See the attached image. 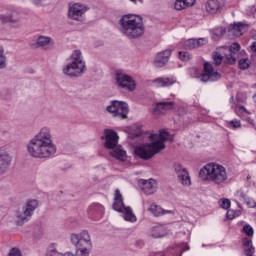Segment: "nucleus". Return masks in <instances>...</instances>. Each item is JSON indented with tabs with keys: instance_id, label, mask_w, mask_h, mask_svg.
<instances>
[{
	"instance_id": "nucleus-13",
	"label": "nucleus",
	"mask_w": 256,
	"mask_h": 256,
	"mask_svg": "<svg viewBox=\"0 0 256 256\" xmlns=\"http://www.w3.org/2000/svg\"><path fill=\"white\" fill-rule=\"evenodd\" d=\"M0 23H11L13 27H21V14L17 10H12L9 14H0Z\"/></svg>"
},
{
	"instance_id": "nucleus-2",
	"label": "nucleus",
	"mask_w": 256,
	"mask_h": 256,
	"mask_svg": "<svg viewBox=\"0 0 256 256\" xmlns=\"http://www.w3.org/2000/svg\"><path fill=\"white\" fill-rule=\"evenodd\" d=\"M150 141H152V143L135 148V154L144 161L155 157L159 151H163V149H165V141H173V136H171L169 132L162 130L159 135H150Z\"/></svg>"
},
{
	"instance_id": "nucleus-9",
	"label": "nucleus",
	"mask_w": 256,
	"mask_h": 256,
	"mask_svg": "<svg viewBox=\"0 0 256 256\" xmlns=\"http://www.w3.org/2000/svg\"><path fill=\"white\" fill-rule=\"evenodd\" d=\"M106 111L113 117L127 119V115H129V104L124 101L113 100L111 101V104L106 107Z\"/></svg>"
},
{
	"instance_id": "nucleus-14",
	"label": "nucleus",
	"mask_w": 256,
	"mask_h": 256,
	"mask_svg": "<svg viewBox=\"0 0 256 256\" xmlns=\"http://www.w3.org/2000/svg\"><path fill=\"white\" fill-rule=\"evenodd\" d=\"M174 171L178 180L184 187H189L191 185V176H189L187 168H184L181 164H174Z\"/></svg>"
},
{
	"instance_id": "nucleus-27",
	"label": "nucleus",
	"mask_w": 256,
	"mask_h": 256,
	"mask_svg": "<svg viewBox=\"0 0 256 256\" xmlns=\"http://www.w3.org/2000/svg\"><path fill=\"white\" fill-rule=\"evenodd\" d=\"M148 211L152 213L154 217H161V215L171 213V210H165L157 204H151L150 207L148 208Z\"/></svg>"
},
{
	"instance_id": "nucleus-15",
	"label": "nucleus",
	"mask_w": 256,
	"mask_h": 256,
	"mask_svg": "<svg viewBox=\"0 0 256 256\" xmlns=\"http://www.w3.org/2000/svg\"><path fill=\"white\" fill-rule=\"evenodd\" d=\"M13 163V156L5 150H0V175H5L11 169Z\"/></svg>"
},
{
	"instance_id": "nucleus-12",
	"label": "nucleus",
	"mask_w": 256,
	"mask_h": 256,
	"mask_svg": "<svg viewBox=\"0 0 256 256\" xmlns=\"http://www.w3.org/2000/svg\"><path fill=\"white\" fill-rule=\"evenodd\" d=\"M221 74L213 68V65L209 62L204 63V71L200 76V81L203 83H209L211 81H219Z\"/></svg>"
},
{
	"instance_id": "nucleus-49",
	"label": "nucleus",
	"mask_w": 256,
	"mask_h": 256,
	"mask_svg": "<svg viewBox=\"0 0 256 256\" xmlns=\"http://www.w3.org/2000/svg\"><path fill=\"white\" fill-rule=\"evenodd\" d=\"M238 117H242L243 116V111H239V114H237Z\"/></svg>"
},
{
	"instance_id": "nucleus-24",
	"label": "nucleus",
	"mask_w": 256,
	"mask_h": 256,
	"mask_svg": "<svg viewBox=\"0 0 256 256\" xmlns=\"http://www.w3.org/2000/svg\"><path fill=\"white\" fill-rule=\"evenodd\" d=\"M205 39H189L184 43V49L191 50V49H197V47H201L202 45H205Z\"/></svg>"
},
{
	"instance_id": "nucleus-21",
	"label": "nucleus",
	"mask_w": 256,
	"mask_h": 256,
	"mask_svg": "<svg viewBox=\"0 0 256 256\" xmlns=\"http://www.w3.org/2000/svg\"><path fill=\"white\" fill-rule=\"evenodd\" d=\"M173 109V102H157L152 110L154 115H165Z\"/></svg>"
},
{
	"instance_id": "nucleus-8",
	"label": "nucleus",
	"mask_w": 256,
	"mask_h": 256,
	"mask_svg": "<svg viewBox=\"0 0 256 256\" xmlns=\"http://www.w3.org/2000/svg\"><path fill=\"white\" fill-rule=\"evenodd\" d=\"M112 209L118 213H123L125 221H129L130 223H135L137 221V216L133 214L131 207L125 206V203L123 202V195H121V191H119V189L115 190Z\"/></svg>"
},
{
	"instance_id": "nucleus-46",
	"label": "nucleus",
	"mask_w": 256,
	"mask_h": 256,
	"mask_svg": "<svg viewBox=\"0 0 256 256\" xmlns=\"http://www.w3.org/2000/svg\"><path fill=\"white\" fill-rule=\"evenodd\" d=\"M248 205H250V207H255L256 203L254 200H252L251 202H248Z\"/></svg>"
},
{
	"instance_id": "nucleus-41",
	"label": "nucleus",
	"mask_w": 256,
	"mask_h": 256,
	"mask_svg": "<svg viewBox=\"0 0 256 256\" xmlns=\"http://www.w3.org/2000/svg\"><path fill=\"white\" fill-rule=\"evenodd\" d=\"M197 0H184V3L186 4V7H193L195 5Z\"/></svg>"
},
{
	"instance_id": "nucleus-23",
	"label": "nucleus",
	"mask_w": 256,
	"mask_h": 256,
	"mask_svg": "<svg viewBox=\"0 0 256 256\" xmlns=\"http://www.w3.org/2000/svg\"><path fill=\"white\" fill-rule=\"evenodd\" d=\"M88 214L91 217H98L101 218L105 214V207L99 203H94L89 206L88 208Z\"/></svg>"
},
{
	"instance_id": "nucleus-19",
	"label": "nucleus",
	"mask_w": 256,
	"mask_h": 256,
	"mask_svg": "<svg viewBox=\"0 0 256 256\" xmlns=\"http://www.w3.org/2000/svg\"><path fill=\"white\" fill-rule=\"evenodd\" d=\"M141 190L145 195H153L157 192V181L155 179L140 180Z\"/></svg>"
},
{
	"instance_id": "nucleus-30",
	"label": "nucleus",
	"mask_w": 256,
	"mask_h": 256,
	"mask_svg": "<svg viewBox=\"0 0 256 256\" xmlns=\"http://www.w3.org/2000/svg\"><path fill=\"white\" fill-rule=\"evenodd\" d=\"M7 68V56H5V48L0 46V71Z\"/></svg>"
},
{
	"instance_id": "nucleus-37",
	"label": "nucleus",
	"mask_w": 256,
	"mask_h": 256,
	"mask_svg": "<svg viewBox=\"0 0 256 256\" xmlns=\"http://www.w3.org/2000/svg\"><path fill=\"white\" fill-rule=\"evenodd\" d=\"M243 232L245 233V235H248V237H252L254 233L253 227H251V225H244Z\"/></svg>"
},
{
	"instance_id": "nucleus-6",
	"label": "nucleus",
	"mask_w": 256,
	"mask_h": 256,
	"mask_svg": "<svg viewBox=\"0 0 256 256\" xmlns=\"http://www.w3.org/2000/svg\"><path fill=\"white\" fill-rule=\"evenodd\" d=\"M70 241L76 247V256H89L91 249H93L91 236L87 230L79 234H71Z\"/></svg>"
},
{
	"instance_id": "nucleus-43",
	"label": "nucleus",
	"mask_w": 256,
	"mask_h": 256,
	"mask_svg": "<svg viewBox=\"0 0 256 256\" xmlns=\"http://www.w3.org/2000/svg\"><path fill=\"white\" fill-rule=\"evenodd\" d=\"M223 33H224L223 29H216L215 32H214V35L219 37V35H223Z\"/></svg>"
},
{
	"instance_id": "nucleus-31",
	"label": "nucleus",
	"mask_w": 256,
	"mask_h": 256,
	"mask_svg": "<svg viewBox=\"0 0 256 256\" xmlns=\"http://www.w3.org/2000/svg\"><path fill=\"white\" fill-rule=\"evenodd\" d=\"M174 7L176 11H183V9H187V4H185V0H176Z\"/></svg>"
},
{
	"instance_id": "nucleus-47",
	"label": "nucleus",
	"mask_w": 256,
	"mask_h": 256,
	"mask_svg": "<svg viewBox=\"0 0 256 256\" xmlns=\"http://www.w3.org/2000/svg\"><path fill=\"white\" fill-rule=\"evenodd\" d=\"M62 256H73V254L71 252H66Z\"/></svg>"
},
{
	"instance_id": "nucleus-28",
	"label": "nucleus",
	"mask_w": 256,
	"mask_h": 256,
	"mask_svg": "<svg viewBox=\"0 0 256 256\" xmlns=\"http://www.w3.org/2000/svg\"><path fill=\"white\" fill-rule=\"evenodd\" d=\"M110 155L112 157H115V159H118L119 161H125V159L127 158V153L125 152V150L121 149V147L113 148L110 152Z\"/></svg>"
},
{
	"instance_id": "nucleus-1",
	"label": "nucleus",
	"mask_w": 256,
	"mask_h": 256,
	"mask_svg": "<svg viewBox=\"0 0 256 256\" xmlns=\"http://www.w3.org/2000/svg\"><path fill=\"white\" fill-rule=\"evenodd\" d=\"M26 151L33 159H49L57 153V146L53 142L51 128L42 127L39 132L26 144Z\"/></svg>"
},
{
	"instance_id": "nucleus-44",
	"label": "nucleus",
	"mask_w": 256,
	"mask_h": 256,
	"mask_svg": "<svg viewBox=\"0 0 256 256\" xmlns=\"http://www.w3.org/2000/svg\"><path fill=\"white\" fill-rule=\"evenodd\" d=\"M251 49H252V51L256 52V42H253L251 44Z\"/></svg>"
},
{
	"instance_id": "nucleus-38",
	"label": "nucleus",
	"mask_w": 256,
	"mask_h": 256,
	"mask_svg": "<svg viewBox=\"0 0 256 256\" xmlns=\"http://www.w3.org/2000/svg\"><path fill=\"white\" fill-rule=\"evenodd\" d=\"M220 207H222V209H229V207H231V200L227 198L222 199Z\"/></svg>"
},
{
	"instance_id": "nucleus-22",
	"label": "nucleus",
	"mask_w": 256,
	"mask_h": 256,
	"mask_svg": "<svg viewBox=\"0 0 256 256\" xmlns=\"http://www.w3.org/2000/svg\"><path fill=\"white\" fill-rule=\"evenodd\" d=\"M33 217V214H30L28 210H26L24 207L21 210H18L16 212V225L21 227L22 225H25L29 219Z\"/></svg>"
},
{
	"instance_id": "nucleus-35",
	"label": "nucleus",
	"mask_w": 256,
	"mask_h": 256,
	"mask_svg": "<svg viewBox=\"0 0 256 256\" xmlns=\"http://www.w3.org/2000/svg\"><path fill=\"white\" fill-rule=\"evenodd\" d=\"M191 54L189 52H179L180 61H190Z\"/></svg>"
},
{
	"instance_id": "nucleus-39",
	"label": "nucleus",
	"mask_w": 256,
	"mask_h": 256,
	"mask_svg": "<svg viewBox=\"0 0 256 256\" xmlns=\"http://www.w3.org/2000/svg\"><path fill=\"white\" fill-rule=\"evenodd\" d=\"M234 111H235L236 115H239V111H242V113H249V111L247 110V108H246L245 106H243V105H241V106H236V107L234 108Z\"/></svg>"
},
{
	"instance_id": "nucleus-7",
	"label": "nucleus",
	"mask_w": 256,
	"mask_h": 256,
	"mask_svg": "<svg viewBox=\"0 0 256 256\" xmlns=\"http://www.w3.org/2000/svg\"><path fill=\"white\" fill-rule=\"evenodd\" d=\"M240 49L241 45L239 43H233L230 47H225L226 53L224 56L219 52H214L212 55L214 65H221V63H224V65H235Z\"/></svg>"
},
{
	"instance_id": "nucleus-5",
	"label": "nucleus",
	"mask_w": 256,
	"mask_h": 256,
	"mask_svg": "<svg viewBox=\"0 0 256 256\" xmlns=\"http://www.w3.org/2000/svg\"><path fill=\"white\" fill-rule=\"evenodd\" d=\"M87 69L81 50H74L68 59V64L63 68L62 73L68 77H81Z\"/></svg>"
},
{
	"instance_id": "nucleus-26",
	"label": "nucleus",
	"mask_w": 256,
	"mask_h": 256,
	"mask_svg": "<svg viewBox=\"0 0 256 256\" xmlns=\"http://www.w3.org/2000/svg\"><path fill=\"white\" fill-rule=\"evenodd\" d=\"M38 47L42 49H51L53 47V42L49 36H39L36 40Z\"/></svg>"
},
{
	"instance_id": "nucleus-3",
	"label": "nucleus",
	"mask_w": 256,
	"mask_h": 256,
	"mask_svg": "<svg viewBox=\"0 0 256 256\" xmlns=\"http://www.w3.org/2000/svg\"><path fill=\"white\" fill-rule=\"evenodd\" d=\"M119 31L127 39H139L145 34L143 18L139 15L125 14L118 21Z\"/></svg>"
},
{
	"instance_id": "nucleus-16",
	"label": "nucleus",
	"mask_w": 256,
	"mask_h": 256,
	"mask_svg": "<svg viewBox=\"0 0 256 256\" xmlns=\"http://www.w3.org/2000/svg\"><path fill=\"white\" fill-rule=\"evenodd\" d=\"M104 135H105L104 147L106 149H115V147H117V145L119 144V135L117 134V132L106 129L104 131Z\"/></svg>"
},
{
	"instance_id": "nucleus-45",
	"label": "nucleus",
	"mask_w": 256,
	"mask_h": 256,
	"mask_svg": "<svg viewBox=\"0 0 256 256\" xmlns=\"http://www.w3.org/2000/svg\"><path fill=\"white\" fill-rule=\"evenodd\" d=\"M251 13L255 14L256 13V6L250 7Z\"/></svg>"
},
{
	"instance_id": "nucleus-36",
	"label": "nucleus",
	"mask_w": 256,
	"mask_h": 256,
	"mask_svg": "<svg viewBox=\"0 0 256 256\" xmlns=\"http://www.w3.org/2000/svg\"><path fill=\"white\" fill-rule=\"evenodd\" d=\"M235 217H239V212L235 210H228L226 213V218L229 220L235 219Z\"/></svg>"
},
{
	"instance_id": "nucleus-29",
	"label": "nucleus",
	"mask_w": 256,
	"mask_h": 256,
	"mask_svg": "<svg viewBox=\"0 0 256 256\" xmlns=\"http://www.w3.org/2000/svg\"><path fill=\"white\" fill-rule=\"evenodd\" d=\"M39 207V202L37 200H30L24 206L25 210L28 211L30 215H33L35 209Z\"/></svg>"
},
{
	"instance_id": "nucleus-20",
	"label": "nucleus",
	"mask_w": 256,
	"mask_h": 256,
	"mask_svg": "<svg viewBox=\"0 0 256 256\" xmlns=\"http://www.w3.org/2000/svg\"><path fill=\"white\" fill-rule=\"evenodd\" d=\"M152 83L155 87H171L177 83V78L175 76L158 77L152 80Z\"/></svg>"
},
{
	"instance_id": "nucleus-33",
	"label": "nucleus",
	"mask_w": 256,
	"mask_h": 256,
	"mask_svg": "<svg viewBox=\"0 0 256 256\" xmlns=\"http://www.w3.org/2000/svg\"><path fill=\"white\" fill-rule=\"evenodd\" d=\"M249 65H251V60H249L248 58H244L239 61L240 69H249Z\"/></svg>"
},
{
	"instance_id": "nucleus-11",
	"label": "nucleus",
	"mask_w": 256,
	"mask_h": 256,
	"mask_svg": "<svg viewBox=\"0 0 256 256\" xmlns=\"http://www.w3.org/2000/svg\"><path fill=\"white\" fill-rule=\"evenodd\" d=\"M89 11V7L85 4L74 3L69 6L67 17L72 21H83L85 19V13Z\"/></svg>"
},
{
	"instance_id": "nucleus-34",
	"label": "nucleus",
	"mask_w": 256,
	"mask_h": 256,
	"mask_svg": "<svg viewBox=\"0 0 256 256\" xmlns=\"http://www.w3.org/2000/svg\"><path fill=\"white\" fill-rule=\"evenodd\" d=\"M56 253H57V248H55V244H50L47 247L45 255L46 256H54Z\"/></svg>"
},
{
	"instance_id": "nucleus-32",
	"label": "nucleus",
	"mask_w": 256,
	"mask_h": 256,
	"mask_svg": "<svg viewBox=\"0 0 256 256\" xmlns=\"http://www.w3.org/2000/svg\"><path fill=\"white\" fill-rule=\"evenodd\" d=\"M227 127H230V129H239L241 128V121L234 119L227 122Z\"/></svg>"
},
{
	"instance_id": "nucleus-42",
	"label": "nucleus",
	"mask_w": 256,
	"mask_h": 256,
	"mask_svg": "<svg viewBox=\"0 0 256 256\" xmlns=\"http://www.w3.org/2000/svg\"><path fill=\"white\" fill-rule=\"evenodd\" d=\"M43 1L45 0H32V3L37 7H41V5H43Z\"/></svg>"
},
{
	"instance_id": "nucleus-18",
	"label": "nucleus",
	"mask_w": 256,
	"mask_h": 256,
	"mask_svg": "<svg viewBox=\"0 0 256 256\" xmlns=\"http://www.w3.org/2000/svg\"><path fill=\"white\" fill-rule=\"evenodd\" d=\"M171 53H173V50L171 49H166L162 52H159L153 61L154 66L158 68L165 67L167 63H169V57H171Z\"/></svg>"
},
{
	"instance_id": "nucleus-40",
	"label": "nucleus",
	"mask_w": 256,
	"mask_h": 256,
	"mask_svg": "<svg viewBox=\"0 0 256 256\" xmlns=\"http://www.w3.org/2000/svg\"><path fill=\"white\" fill-rule=\"evenodd\" d=\"M8 256H22L21 250H19L18 248H12L10 249Z\"/></svg>"
},
{
	"instance_id": "nucleus-10",
	"label": "nucleus",
	"mask_w": 256,
	"mask_h": 256,
	"mask_svg": "<svg viewBox=\"0 0 256 256\" xmlns=\"http://www.w3.org/2000/svg\"><path fill=\"white\" fill-rule=\"evenodd\" d=\"M115 81L120 89L133 92L137 89V82L131 76L123 73L122 71H116Z\"/></svg>"
},
{
	"instance_id": "nucleus-48",
	"label": "nucleus",
	"mask_w": 256,
	"mask_h": 256,
	"mask_svg": "<svg viewBox=\"0 0 256 256\" xmlns=\"http://www.w3.org/2000/svg\"><path fill=\"white\" fill-rule=\"evenodd\" d=\"M234 101H235V97L231 96L230 103H234Z\"/></svg>"
},
{
	"instance_id": "nucleus-25",
	"label": "nucleus",
	"mask_w": 256,
	"mask_h": 256,
	"mask_svg": "<svg viewBox=\"0 0 256 256\" xmlns=\"http://www.w3.org/2000/svg\"><path fill=\"white\" fill-rule=\"evenodd\" d=\"M243 29H245V25L243 23H234L231 24L228 28L229 33H232L234 37H241L243 35Z\"/></svg>"
},
{
	"instance_id": "nucleus-4",
	"label": "nucleus",
	"mask_w": 256,
	"mask_h": 256,
	"mask_svg": "<svg viewBox=\"0 0 256 256\" xmlns=\"http://www.w3.org/2000/svg\"><path fill=\"white\" fill-rule=\"evenodd\" d=\"M199 177L203 181H208L220 189H223V187L229 183V173L227 172V168L221 164H206L200 169Z\"/></svg>"
},
{
	"instance_id": "nucleus-17",
	"label": "nucleus",
	"mask_w": 256,
	"mask_h": 256,
	"mask_svg": "<svg viewBox=\"0 0 256 256\" xmlns=\"http://www.w3.org/2000/svg\"><path fill=\"white\" fill-rule=\"evenodd\" d=\"M224 4L221 0H208L205 3V10L208 15H217L223 11Z\"/></svg>"
}]
</instances>
